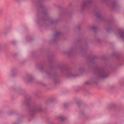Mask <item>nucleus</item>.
I'll list each match as a JSON object with an SVG mask.
<instances>
[{
	"label": "nucleus",
	"instance_id": "3",
	"mask_svg": "<svg viewBox=\"0 0 124 124\" xmlns=\"http://www.w3.org/2000/svg\"><path fill=\"white\" fill-rule=\"evenodd\" d=\"M121 36L124 38V32L123 31H121L120 33Z\"/></svg>",
	"mask_w": 124,
	"mask_h": 124
},
{
	"label": "nucleus",
	"instance_id": "2",
	"mask_svg": "<svg viewBox=\"0 0 124 124\" xmlns=\"http://www.w3.org/2000/svg\"><path fill=\"white\" fill-rule=\"evenodd\" d=\"M89 2V1H84L82 3V6H86L88 4Z\"/></svg>",
	"mask_w": 124,
	"mask_h": 124
},
{
	"label": "nucleus",
	"instance_id": "1",
	"mask_svg": "<svg viewBox=\"0 0 124 124\" xmlns=\"http://www.w3.org/2000/svg\"><path fill=\"white\" fill-rule=\"evenodd\" d=\"M105 74V73L103 71H101L99 72L98 75L99 77L103 78L106 77Z\"/></svg>",
	"mask_w": 124,
	"mask_h": 124
}]
</instances>
